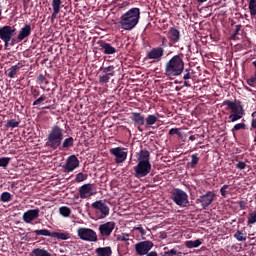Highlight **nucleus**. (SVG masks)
Listing matches in <instances>:
<instances>
[{
  "label": "nucleus",
  "mask_w": 256,
  "mask_h": 256,
  "mask_svg": "<svg viewBox=\"0 0 256 256\" xmlns=\"http://www.w3.org/2000/svg\"><path fill=\"white\" fill-rule=\"evenodd\" d=\"M163 56H165V47L161 46L152 48V50H149V52L146 53V59L152 60L156 63L161 61V57Z\"/></svg>",
  "instance_id": "11"
},
{
  "label": "nucleus",
  "mask_w": 256,
  "mask_h": 256,
  "mask_svg": "<svg viewBox=\"0 0 256 256\" xmlns=\"http://www.w3.org/2000/svg\"><path fill=\"white\" fill-rule=\"evenodd\" d=\"M189 141H195V135L189 136Z\"/></svg>",
  "instance_id": "54"
},
{
  "label": "nucleus",
  "mask_w": 256,
  "mask_h": 256,
  "mask_svg": "<svg viewBox=\"0 0 256 256\" xmlns=\"http://www.w3.org/2000/svg\"><path fill=\"white\" fill-rule=\"evenodd\" d=\"M185 54H175L169 61L166 62V77L169 79H175V77L182 76V80L191 79V72L185 70ZM185 87H191L188 81L184 82Z\"/></svg>",
  "instance_id": "1"
},
{
  "label": "nucleus",
  "mask_w": 256,
  "mask_h": 256,
  "mask_svg": "<svg viewBox=\"0 0 256 256\" xmlns=\"http://www.w3.org/2000/svg\"><path fill=\"white\" fill-rule=\"evenodd\" d=\"M145 117L142 116L141 113L132 112L131 116H129V120L132 121V124L136 125V130H139V132H142V121H145Z\"/></svg>",
  "instance_id": "17"
},
{
  "label": "nucleus",
  "mask_w": 256,
  "mask_h": 256,
  "mask_svg": "<svg viewBox=\"0 0 256 256\" xmlns=\"http://www.w3.org/2000/svg\"><path fill=\"white\" fill-rule=\"evenodd\" d=\"M96 256H112V248L109 246L96 248Z\"/></svg>",
  "instance_id": "27"
},
{
  "label": "nucleus",
  "mask_w": 256,
  "mask_h": 256,
  "mask_svg": "<svg viewBox=\"0 0 256 256\" xmlns=\"http://www.w3.org/2000/svg\"><path fill=\"white\" fill-rule=\"evenodd\" d=\"M214 201V192L208 191L205 192L204 195L198 196L197 199H195V204L200 205L202 209H208V206H211V202Z\"/></svg>",
  "instance_id": "10"
},
{
  "label": "nucleus",
  "mask_w": 256,
  "mask_h": 256,
  "mask_svg": "<svg viewBox=\"0 0 256 256\" xmlns=\"http://www.w3.org/2000/svg\"><path fill=\"white\" fill-rule=\"evenodd\" d=\"M20 72V64L14 65V66H10L9 69H7L6 72H4V74L7 75V78L13 79L16 76V73Z\"/></svg>",
  "instance_id": "26"
},
{
  "label": "nucleus",
  "mask_w": 256,
  "mask_h": 256,
  "mask_svg": "<svg viewBox=\"0 0 256 256\" xmlns=\"http://www.w3.org/2000/svg\"><path fill=\"white\" fill-rule=\"evenodd\" d=\"M37 236L50 237L60 241L69 240V234H51V235H37Z\"/></svg>",
  "instance_id": "29"
},
{
  "label": "nucleus",
  "mask_w": 256,
  "mask_h": 256,
  "mask_svg": "<svg viewBox=\"0 0 256 256\" xmlns=\"http://www.w3.org/2000/svg\"><path fill=\"white\" fill-rule=\"evenodd\" d=\"M227 185H222V189L218 190V192L222 193V197L227 195Z\"/></svg>",
  "instance_id": "50"
},
{
  "label": "nucleus",
  "mask_w": 256,
  "mask_h": 256,
  "mask_svg": "<svg viewBox=\"0 0 256 256\" xmlns=\"http://www.w3.org/2000/svg\"><path fill=\"white\" fill-rule=\"evenodd\" d=\"M32 30L33 28L30 27V24H24V27H20V31H16V29L10 26L1 27L0 39L4 41V48L13 46V44L20 43L30 37Z\"/></svg>",
  "instance_id": "2"
},
{
  "label": "nucleus",
  "mask_w": 256,
  "mask_h": 256,
  "mask_svg": "<svg viewBox=\"0 0 256 256\" xmlns=\"http://www.w3.org/2000/svg\"><path fill=\"white\" fill-rule=\"evenodd\" d=\"M222 105L228 107L226 110L230 112L228 114V122L234 123L244 117V108L241 106V101L225 100V102H222Z\"/></svg>",
  "instance_id": "6"
},
{
  "label": "nucleus",
  "mask_w": 256,
  "mask_h": 256,
  "mask_svg": "<svg viewBox=\"0 0 256 256\" xmlns=\"http://www.w3.org/2000/svg\"><path fill=\"white\" fill-rule=\"evenodd\" d=\"M61 4H63L61 0H52V4H50V6L53 8V13L50 14V20L56 19V15L59 14V5Z\"/></svg>",
  "instance_id": "24"
},
{
  "label": "nucleus",
  "mask_w": 256,
  "mask_h": 256,
  "mask_svg": "<svg viewBox=\"0 0 256 256\" xmlns=\"http://www.w3.org/2000/svg\"><path fill=\"white\" fill-rule=\"evenodd\" d=\"M172 202L175 206L188 207V194L178 188L172 189Z\"/></svg>",
  "instance_id": "8"
},
{
  "label": "nucleus",
  "mask_w": 256,
  "mask_h": 256,
  "mask_svg": "<svg viewBox=\"0 0 256 256\" xmlns=\"http://www.w3.org/2000/svg\"><path fill=\"white\" fill-rule=\"evenodd\" d=\"M251 128L256 129V118L251 119Z\"/></svg>",
  "instance_id": "52"
},
{
  "label": "nucleus",
  "mask_w": 256,
  "mask_h": 256,
  "mask_svg": "<svg viewBox=\"0 0 256 256\" xmlns=\"http://www.w3.org/2000/svg\"><path fill=\"white\" fill-rule=\"evenodd\" d=\"M24 1H30V0H24Z\"/></svg>",
  "instance_id": "60"
},
{
  "label": "nucleus",
  "mask_w": 256,
  "mask_h": 256,
  "mask_svg": "<svg viewBox=\"0 0 256 256\" xmlns=\"http://www.w3.org/2000/svg\"><path fill=\"white\" fill-rule=\"evenodd\" d=\"M208 0H197L198 4H201V3H204V2H207Z\"/></svg>",
  "instance_id": "55"
},
{
  "label": "nucleus",
  "mask_w": 256,
  "mask_h": 256,
  "mask_svg": "<svg viewBox=\"0 0 256 256\" xmlns=\"http://www.w3.org/2000/svg\"><path fill=\"white\" fill-rule=\"evenodd\" d=\"M132 231H139V235L145 237V229H142V226L132 227Z\"/></svg>",
  "instance_id": "46"
},
{
  "label": "nucleus",
  "mask_w": 256,
  "mask_h": 256,
  "mask_svg": "<svg viewBox=\"0 0 256 256\" xmlns=\"http://www.w3.org/2000/svg\"><path fill=\"white\" fill-rule=\"evenodd\" d=\"M139 8H131L123 16H119V28L124 31H132L136 25H139Z\"/></svg>",
  "instance_id": "5"
},
{
  "label": "nucleus",
  "mask_w": 256,
  "mask_h": 256,
  "mask_svg": "<svg viewBox=\"0 0 256 256\" xmlns=\"http://www.w3.org/2000/svg\"><path fill=\"white\" fill-rule=\"evenodd\" d=\"M169 136H179L181 138V132H178V128L169 129Z\"/></svg>",
  "instance_id": "42"
},
{
  "label": "nucleus",
  "mask_w": 256,
  "mask_h": 256,
  "mask_svg": "<svg viewBox=\"0 0 256 256\" xmlns=\"http://www.w3.org/2000/svg\"><path fill=\"white\" fill-rule=\"evenodd\" d=\"M164 256H178V250L171 249L169 251L164 252Z\"/></svg>",
  "instance_id": "45"
},
{
  "label": "nucleus",
  "mask_w": 256,
  "mask_h": 256,
  "mask_svg": "<svg viewBox=\"0 0 256 256\" xmlns=\"http://www.w3.org/2000/svg\"><path fill=\"white\" fill-rule=\"evenodd\" d=\"M32 233H34L35 236L69 235V233L65 232H49V230L46 229L34 230Z\"/></svg>",
  "instance_id": "23"
},
{
  "label": "nucleus",
  "mask_w": 256,
  "mask_h": 256,
  "mask_svg": "<svg viewBox=\"0 0 256 256\" xmlns=\"http://www.w3.org/2000/svg\"><path fill=\"white\" fill-rule=\"evenodd\" d=\"M201 246V240H189L185 241V248L194 249Z\"/></svg>",
  "instance_id": "30"
},
{
  "label": "nucleus",
  "mask_w": 256,
  "mask_h": 256,
  "mask_svg": "<svg viewBox=\"0 0 256 256\" xmlns=\"http://www.w3.org/2000/svg\"><path fill=\"white\" fill-rule=\"evenodd\" d=\"M109 202L105 200H96L93 204H90V207L93 208V212L96 214V219H105L109 217Z\"/></svg>",
  "instance_id": "7"
},
{
  "label": "nucleus",
  "mask_w": 256,
  "mask_h": 256,
  "mask_svg": "<svg viewBox=\"0 0 256 256\" xmlns=\"http://www.w3.org/2000/svg\"><path fill=\"white\" fill-rule=\"evenodd\" d=\"M167 34H169V36H167L166 39H169L172 44L178 43V41L181 40V34L175 27H169V32H167Z\"/></svg>",
  "instance_id": "20"
},
{
  "label": "nucleus",
  "mask_w": 256,
  "mask_h": 256,
  "mask_svg": "<svg viewBox=\"0 0 256 256\" xmlns=\"http://www.w3.org/2000/svg\"><path fill=\"white\" fill-rule=\"evenodd\" d=\"M69 214H71V210H69V207H60V216H62L63 218H67L69 217Z\"/></svg>",
  "instance_id": "35"
},
{
  "label": "nucleus",
  "mask_w": 256,
  "mask_h": 256,
  "mask_svg": "<svg viewBox=\"0 0 256 256\" xmlns=\"http://www.w3.org/2000/svg\"><path fill=\"white\" fill-rule=\"evenodd\" d=\"M76 237H80V240L90 243H95L97 241L96 231L89 228L76 229Z\"/></svg>",
  "instance_id": "9"
},
{
  "label": "nucleus",
  "mask_w": 256,
  "mask_h": 256,
  "mask_svg": "<svg viewBox=\"0 0 256 256\" xmlns=\"http://www.w3.org/2000/svg\"><path fill=\"white\" fill-rule=\"evenodd\" d=\"M142 256H158V253L155 251L149 252L148 254H142Z\"/></svg>",
  "instance_id": "51"
},
{
  "label": "nucleus",
  "mask_w": 256,
  "mask_h": 256,
  "mask_svg": "<svg viewBox=\"0 0 256 256\" xmlns=\"http://www.w3.org/2000/svg\"><path fill=\"white\" fill-rule=\"evenodd\" d=\"M30 254H34V256H53V255L49 254L48 251H46L45 249H41V248H36V249L30 251Z\"/></svg>",
  "instance_id": "31"
},
{
  "label": "nucleus",
  "mask_w": 256,
  "mask_h": 256,
  "mask_svg": "<svg viewBox=\"0 0 256 256\" xmlns=\"http://www.w3.org/2000/svg\"><path fill=\"white\" fill-rule=\"evenodd\" d=\"M152 241H141L139 243H136V245H134V249H136V255L138 256H142V255H146L148 253H152L149 251H152Z\"/></svg>",
  "instance_id": "12"
},
{
  "label": "nucleus",
  "mask_w": 256,
  "mask_h": 256,
  "mask_svg": "<svg viewBox=\"0 0 256 256\" xmlns=\"http://www.w3.org/2000/svg\"><path fill=\"white\" fill-rule=\"evenodd\" d=\"M160 41H162V44H159V47H162V48L171 47L175 45V43H171V41L168 40V38H165V36H162V38H160Z\"/></svg>",
  "instance_id": "34"
},
{
  "label": "nucleus",
  "mask_w": 256,
  "mask_h": 256,
  "mask_svg": "<svg viewBox=\"0 0 256 256\" xmlns=\"http://www.w3.org/2000/svg\"><path fill=\"white\" fill-rule=\"evenodd\" d=\"M47 147L53 150H66L73 147V137L63 139V129L59 126L50 128V134L47 135Z\"/></svg>",
  "instance_id": "3"
},
{
  "label": "nucleus",
  "mask_w": 256,
  "mask_h": 256,
  "mask_svg": "<svg viewBox=\"0 0 256 256\" xmlns=\"http://www.w3.org/2000/svg\"><path fill=\"white\" fill-rule=\"evenodd\" d=\"M233 32H235V33L231 34V38L236 37L237 33L241 32V25H235V30H233Z\"/></svg>",
  "instance_id": "49"
},
{
  "label": "nucleus",
  "mask_w": 256,
  "mask_h": 256,
  "mask_svg": "<svg viewBox=\"0 0 256 256\" xmlns=\"http://www.w3.org/2000/svg\"><path fill=\"white\" fill-rule=\"evenodd\" d=\"M116 241H119V242L129 241V234L116 235Z\"/></svg>",
  "instance_id": "41"
},
{
  "label": "nucleus",
  "mask_w": 256,
  "mask_h": 256,
  "mask_svg": "<svg viewBox=\"0 0 256 256\" xmlns=\"http://www.w3.org/2000/svg\"><path fill=\"white\" fill-rule=\"evenodd\" d=\"M37 218H39V209L27 210L24 212V216H22V220H24L26 224L33 223Z\"/></svg>",
  "instance_id": "16"
},
{
  "label": "nucleus",
  "mask_w": 256,
  "mask_h": 256,
  "mask_svg": "<svg viewBox=\"0 0 256 256\" xmlns=\"http://www.w3.org/2000/svg\"><path fill=\"white\" fill-rule=\"evenodd\" d=\"M115 229V222L109 221L103 224H100V237L107 238L109 235H112V230Z\"/></svg>",
  "instance_id": "15"
},
{
  "label": "nucleus",
  "mask_w": 256,
  "mask_h": 256,
  "mask_svg": "<svg viewBox=\"0 0 256 256\" xmlns=\"http://www.w3.org/2000/svg\"><path fill=\"white\" fill-rule=\"evenodd\" d=\"M244 128H246V125H244V123H238L235 124V126L231 127V132L244 130Z\"/></svg>",
  "instance_id": "39"
},
{
  "label": "nucleus",
  "mask_w": 256,
  "mask_h": 256,
  "mask_svg": "<svg viewBox=\"0 0 256 256\" xmlns=\"http://www.w3.org/2000/svg\"><path fill=\"white\" fill-rule=\"evenodd\" d=\"M76 183H80L82 181H85L86 180V175L82 174V173H78L76 174Z\"/></svg>",
  "instance_id": "44"
},
{
  "label": "nucleus",
  "mask_w": 256,
  "mask_h": 256,
  "mask_svg": "<svg viewBox=\"0 0 256 256\" xmlns=\"http://www.w3.org/2000/svg\"><path fill=\"white\" fill-rule=\"evenodd\" d=\"M30 96L34 97V106L42 104L43 101H46V95L39 94V89L36 87H30Z\"/></svg>",
  "instance_id": "19"
},
{
  "label": "nucleus",
  "mask_w": 256,
  "mask_h": 256,
  "mask_svg": "<svg viewBox=\"0 0 256 256\" xmlns=\"http://www.w3.org/2000/svg\"><path fill=\"white\" fill-rule=\"evenodd\" d=\"M37 84H46V76L43 74L37 75Z\"/></svg>",
  "instance_id": "43"
},
{
  "label": "nucleus",
  "mask_w": 256,
  "mask_h": 256,
  "mask_svg": "<svg viewBox=\"0 0 256 256\" xmlns=\"http://www.w3.org/2000/svg\"><path fill=\"white\" fill-rule=\"evenodd\" d=\"M10 164V158L8 157H1L0 159V167L1 168H7V165Z\"/></svg>",
  "instance_id": "37"
},
{
  "label": "nucleus",
  "mask_w": 256,
  "mask_h": 256,
  "mask_svg": "<svg viewBox=\"0 0 256 256\" xmlns=\"http://www.w3.org/2000/svg\"><path fill=\"white\" fill-rule=\"evenodd\" d=\"M10 198H11V195L9 192L1 193V202L2 203L10 202Z\"/></svg>",
  "instance_id": "38"
},
{
  "label": "nucleus",
  "mask_w": 256,
  "mask_h": 256,
  "mask_svg": "<svg viewBox=\"0 0 256 256\" xmlns=\"http://www.w3.org/2000/svg\"><path fill=\"white\" fill-rule=\"evenodd\" d=\"M109 155H113L114 162H116V164H122L123 162H125L127 152H125V148L116 147L109 149Z\"/></svg>",
  "instance_id": "13"
},
{
  "label": "nucleus",
  "mask_w": 256,
  "mask_h": 256,
  "mask_svg": "<svg viewBox=\"0 0 256 256\" xmlns=\"http://www.w3.org/2000/svg\"><path fill=\"white\" fill-rule=\"evenodd\" d=\"M92 197V184H83L80 186V199Z\"/></svg>",
  "instance_id": "21"
},
{
  "label": "nucleus",
  "mask_w": 256,
  "mask_h": 256,
  "mask_svg": "<svg viewBox=\"0 0 256 256\" xmlns=\"http://www.w3.org/2000/svg\"><path fill=\"white\" fill-rule=\"evenodd\" d=\"M245 91L251 92V88L245 87Z\"/></svg>",
  "instance_id": "58"
},
{
  "label": "nucleus",
  "mask_w": 256,
  "mask_h": 256,
  "mask_svg": "<svg viewBox=\"0 0 256 256\" xmlns=\"http://www.w3.org/2000/svg\"><path fill=\"white\" fill-rule=\"evenodd\" d=\"M30 235L29 233L24 234V240H26V236Z\"/></svg>",
  "instance_id": "59"
},
{
  "label": "nucleus",
  "mask_w": 256,
  "mask_h": 256,
  "mask_svg": "<svg viewBox=\"0 0 256 256\" xmlns=\"http://www.w3.org/2000/svg\"><path fill=\"white\" fill-rule=\"evenodd\" d=\"M256 223V211L248 214V225H254Z\"/></svg>",
  "instance_id": "36"
},
{
  "label": "nucleus",
  "mask_w": 256,
  "mask_h": 256,
  "mask_svg": "<svg viewBox=\"0 0 256 256\" xmlns=\"http://www.w3.org/2000/svg\"><path fill=\"white\" fill-rule=\"evenodd\" d=\"M251 117L256 118V111H254L253 113H251Z\"/></svg>",
  "instance_id": "56"
},
{
  "label": "nucleus",
  "mask_w": 256,
  "mask_h": 256,
  "mask_svg": "<svg viewBox=\"0 0 256 256\" xmlns=\"http://www.w3.org/2000/svg\"><path fill=\"white\" fill-rule=\"evenodd\" d=\"M114 69L112 65L100 68V72H103V75H100V84L109 83V78L115 76Z\"/></svg>",
  "instance_id": "14"
},
{
  "label": "nucleus",
  "mask_w": 256,
  "mask_h": 256,
  "mask_svg": "<svg viewBox=\"0 0 256 256\" xmlns=\"http://www.w3.org/2000/svg\"><path fill=\"white\" fill-rule=\"evenodd\" d=\"M18 126H20V122L13 119L7 120V124H4V128H7V129H13Z\"/></svg>",
  "instance_id": "33"
},
{
  "label": "nucleus",
  "mask_w": 256,
  "mask_h": 256,
  "mask_svg": "<svg viewBox=\"0 0 256 256\" xmlns=\"http://www.w3.org/2000/svg\"><path fill=\"white\" fill-rule=\"evenodd\" d=\"M247 167V164L244 162L238 161V164H235V168L238 170H244Z\"/></svg>",
  "instance_id": "48"
},
{
  "label": "nucleus",
  "mask_w": 256,
  "mask_h": 256,
  "mask_svg": "<svg viewBox=\"0 0 256 256\" xmlns=\"http://www.w3.org/2000/svg\"><path fill=\"white\" fill-rule=\"evenodd\" d=\"M248 14L251 18L256 17V0H248Z\"/></svg>",
  "instance_id": "28"
},
{
  "label": "nucleus",
  "mask_w": 256,
  "mask_h": 256,
  "mask_svg": "<svg viewBox=\"0 0 256 256\" xmlns=\"http://www.w3.org/2000/svg\"><path fill=\"white\" fill-rule=\"evenodd\" d=\"M79 167V159H76V156L67 157V164L63 166V170H67V173L73 172L76 168Z\"/></svg>",
  "instance_id": "18"
},
{
  "label": "nucleus",
  "mask_w": 256,
  "mask_h": 256,
  "mask_svg": "<svg viewBox=\"0 0 256 256\" xmlns=\"http://www.w3.org/2000/svg\"><path fill=\"white\" fill-rule=\"evenodd\" d=\"M251 65L254 66V76H256V60H254V62H251Z\"/></svg>",
  "instance_id": "53"
},
{
  "label": "nucleus",
  "mask_w": 256,
  "mask_h": 256,
  "mask_svg": "<svg viewBox=\"0 0 256 256\" xmlns=\"http://www.w3.org/2000/svg\"><path fill=\"white\" fill-rule=\"evenodd\" d=\"M254 206H256V194H254Z\"/></svg>",
  "instance_id": "57"
},
{
  "label": "nucleus",
  "mask_w": 256,
  "mask_h": 256,
  "mask_svg": "<svg viewBox=\"0 0 256 256\" xmlns=\"http://www.w3.org/2000/svg\"><path fill=\"white\" fill-rule=\"evenodd\" d=\"M100 51H103V55L115 54V47H112L109 43L100 41Z\"/></svg>",
  "instance_id": "22"
},
{
  "label": "nucleus",
  "mask_w": 256,
  "mask_h": 256,
  "mask_svg": "<svg viewBox=\"0 0 256 256\" xmlns=\"http://www.w3.org/2000/svg\"><path fill=\"white\" fill-rule=\"evenodd\" d=\"M246 83H248V86L254 87V85L256 84V75H254V77L248 78V81H246Z\"/></svg>",
  "instance_id": "47"
},
{
  "label": "nucleus",
  "mask_w": 256,
  "mask_h": 256,
  "mask_svg": "<svg viewBox=\"0 0 256 256\" xmlns=\"http://www.w3.org/2000/svg\"><path fill=\"white\" fill-rule=\"evenodd\" d=\"M158 122V117L155 115H147L146 120H142V126L152 127V125H155V123Z\"/></svg>",
  "instance_id": "25"
},
{
  "label": "nucleus",
  "mask_w": 256,
  "mask_h": 256,
  "mask_svg": "<svg viewBox=\"0 0 256 256\" xmlns=\"http://www.w3.org/2000/svg\"><path fill=\"white\" fill-rule=\"evenodd\" d=\"M136 161L138 163L132 167V172H134L136 179L145 178V176H148V173L152 172V163L148 162V150L139 151Z\"/></svg>",
  "instance_id": "4"
},
{
  "label": "nucleus",
  "mask_w": 256,
  "mask_h": 256,
  "mask_svg": "<svg viewBox=\"0 0 256 256\" xmlns=\"http://www.w3.org/2000/svg\"><path fill=\"white\" fill-rule=\"evenodd\" d=\"M190 158H192V161L187 163V167H189V169H195V167L198 166V154H192Z\"/></svg>",
  "instance_id": "32"
},
{
  "label": "nucleus",
  "mask_w": 256,
  "mask_h": 256,
  "mask_svg": "<svg viewBox=\"0 0 256 256\" xmlns=\"http://www.w3.org/2000/svg\"><path fill=\"white\" fill-rule=\"evenodd\" d=\"M235 240L238 242L246 241V238L244 237V233H241V231L235 232Z\"/></svg>",
  "instance_id": "40"
}]
</instances>
